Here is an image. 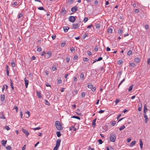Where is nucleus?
<instances>
[{"label": "nucleus", "instance_id": "1", "mask_svg": "<svg viewBox=\"0 0 150 150\" xmlns=\"http://www.w3.org/2000/svg\"><path fill=\"white\" fill-rule=\"evenodd\" d=\"M55 125L56 128L59 130H62L63 129V127L62 124L58 121H57L55 122Z\"/></svg>", "mask_w": 150, "mask_h": 150}, {"label": "nucleus", "instance_id": "2", "mask_svg": "<svg viewBox=\"0 0 150 150\" xmlns=\"http://www.w3.org/2000/svg\"><path fill=\"white\" fill-rule=\"evenodd\" d=\"M116 135L115 134L112 133L110 135V138L111 142H114L116 139Z\"/></svg>", "mask_w": 150, "mask_h": 150}, {"label": "nucleus", "instance_id": "3", "mask_svg": "<svg viewBox=\"0 0 150 150\" xmlns=\"http://www.w3.org/2000/svg\"><path fill=\"white\" fill-rule=\"evenodd\" d=\"M76 20L75 17L73 16H70L69 18V21L73 23Z\"/></svg>", "mask_w": 150, "mask_h": 150}, {"label": "nucleus", "instance_id": "4", "mask_svg": "<svg viewBox=\"0 0 150 150\" xmlns=\"http://www.w3.org/2000/svg\"><path fill=\"white\" fill-rule=\"evenodd\" d=\"M72 27L73 29H77L79 27V24L77 23H73L72 24Z\"/></svg>", "mask_w": 150, "mask_h": 150}, {"label": "nucleus", "instance_id": "5", "mask_svg": "<svg viewBox=\"0 0 150 150\" xmlns=\"http://www.w3.org/2000/svg\"><path fill=\"white\" fill-rule=\"evenodd\" d=\"M21 130L23 132V133L25 134V136L27 137H28V136L29 134V133L28 132V131H26L23 128H22Z\"/></svg>", "mask_w": 150, "mask_h": 150}, {"label": "nucleus", "instance_id": "6", "mask_svg": "<svg viewBox=\"0 0 150 150\" xmlns=\"http://www.w3.org/2000/svg\"><path fill=\"white\" fill-rule=\"evenodd\" d=\"M52 53L50 51H48L45 56V57L46 58H48L51 55Z\"/></svg>", "mask_w": 150, "mask_h": 150}, {"label": "nucleus", "instance_id": "7", "mask_svg": "<svg viewBox=\"0 0 150 150\" xmlns=\"http://www.w3.org/2000/svg\"><path fill=\"white\" fill-rule=\"evenodd\" d=\"M78 10V7L76 6H74L71 9V11L73 12H75Z\"/></svg>", "mask_w": 150, "mask_h": 150}, {"label": "nucleus", "instance_id": "8", "mask_svg": "<svg viewBox=\"0 0 150 150\" xmlns=\"http://www.w3.org/2000/svg\"><path fill=\"white\" fill-rule=\"evenodd\" d=\"M144 117L145 118L144 122L145 123H147L148 121V118L147 117V115L146 114H144Z\"/></svg>", "mask_w": 150, "mask_h": 150}, {"label": "nucleus", "instance_id": "9", "mask_svg": "<svg viewBox=\"0 0 150 150\" xmlns=\"http://www.w3.org/2000/svg\"><path fill=\"white\" fill-rule=\"evenodd\" d=\"M66 10L64 8H62L61 13L63 15H64L66 13Z\"/></svg>", "mask_w": 150, "mask_h": 150}, {"label": "nucleus", "instance_id": "10", "mask_svg": "<svg viewBox=\"0 0 150 150\" xmlns=\"http://www.w3.org/2000/svg\"><path fill=\"white\" fill-rule=\"evenodd\" d=\"M24 80L25 82V87L26 88H27L28 87V86L29 83L28 80H27L26 78H24Z\"/></svg>", "mask_w": 150, "mask_h": 150}, {"label": "nucleus", "instance_id": "11", "mask_svg": "<svg viewBox=\"0 0 150 150\" xmlns=\"http://www.w3.org/2000/svg\"><path fill=\"white\" fill-rule=\"evenodd\" d=\"M69 28L68 26H64L63 27V29L64 32L66 33L67 32Z\"/></svg>", "mask_w": 150, "mask_h": 150}, {"label": "nucleus", "instance_id": "12", "mask_svg": "<svg viewBox=\"0 0 150 150\" xmlns=\"http://www.w3.org/2000/svg\"><path fill=\"white\" fill-rule=\"evenodd\" d=\"M148 110V109L146 107V105H145L144 106V114H146V111Z\"/></svg>", "mask_w": 150, "mask_h": 150}, {"label": "nucleus", "instance_id": "13", "mask_svg": "<svg viewBox=\"0 0 150 150\" xmlns=\"http://www.w3.org/2000/svg\"><path fill=\"white\" fill-rule=\"evenodd\" d=\"M61 142V140L60 139H58L56 141V145L59 146H60V145Z\"/></svg>", "mask_w": 150, "mask_h": 150}, {"label": "nucleus", "instance_id": "14", "mask_svg": "<svg viewBox=\"0 0 150 150\" xmlns=\"http://www.w3.org/2000/svg\"><path fill=\"white\" fill-rule=\"evenodd\" d=\"M0 118L1 119H5V118L4 116L3 112H1L0 113Z\"/></svg>", "mask_w": 150, "mask_h": 150}, {"label": "nucleus", "instance_id": "15", "mask_svg": "<svg viewBox=\"0 0 150 150\" xmlns=\"http://www.w3.org/2000/svg\"><path fill=\"white\" fill-rule=\"evenodd\" d=\"M140 142V145L141 149H142L143 148V143L142 141V140L141 139H140L139 140Z\"/></svg>", "mask_w": 150, "mask_h": 150}, {"label": "nucleus", "instance_id": "16", "mask_svg": "<svg viewBox=\"0 0 150 150\" xmlns=\"http://www.w3.org/2000/svg\"><path fill=\"white\" fill-rule=\"evenodd\" d=\"M96 119H95L93 121V122L92 123V125L93 126V127H95L96 126Z\"/></svg>", "mask_w": 150, "mask_h": 150}, {"label": "nucleus", "instance_id": "17", "mask_svg": "<svg viewBox=\"0 0 150 150\" xmlns=\"http://www.w3.org/2000/svg\"><path fill=\"white\" fill-rule=\"evenodd\" d=\"M5 96L4 95H2L1 96V101H3L5 99Z\"/></svg>", "mask_w": 150, "mask_h": 150}, {"label": "nucleus", "instance_id": "18", "mask_svg": "<svg viewBox=\"0 0 150 150\" xmlns=\"http://www.w3.org/2000/svg\"><path fill=\"white\" fill-rule=\"evenodd\" d=\"M7 141H4V140H3L1 142V144L4 146H5L6 144V143Z\"/></svg>", "mask_w": 150, "mask_h": 150}, {"label": "nucleus", "instance_id": "19", "mask_svg": "<svg viewBox=\"0 0 150 150\" xmlns=\"http://www.w3.org/2000/svg\"><path fill=\"white\" fill-rule=\"evenodd\" d=\"M105 7L107 8V10L108 11H110L112 8V6H105Z\"/></svg>", "mask_w": 150, "mask_h": 150}, {"label": "nucleus", "instance_id": "20", "mask_svg": "<svg viewBox=\"0 0 150 150\" xmlns=\"http://www.w3.org/2000/svg\"><path fill=\"white\" fill-rule=\"evenodd\" d=\"M136 143V142L135 141H134L132 142L130 144V146H132L135 144Z\"/></svg>", "mask_w": 150, "mask_h": 150}, {"label": "nucleus", "instance_id": "21", "mask_svg": "<svg viewBox=\"0 0 150 150\" xmlns=\"http://www.w3.org/2000/svg\"><path fill=\"white\" fill-rule=\"evenodd\" d=\"M37 96H38V97L39 98H42V96H41L40 95V94H41V93H40V92H38V91L37 92Z\"/></svg>", "mask_w": 150, "mask_h": 150}, {"label": "nucleus", "instance_id": "22", "mask_svg": "<svg viewBox=\"0 0 150 150\" xmlns=\"http://www.w3.org/2000/svg\"><path fill=\"white\" fill-rule=\"evenodd\" d=\"M139 59L138 57H136L134 59V61L137 63H139Z\"/></svg>", "mask_w": 150, "mask_h": 150}, {"label": "nucleus", "instance_id": "23", "mask_svg": "<svg viewBox=\"0 0 150 150\" xmlns=\"http://www.w3.org/2000/svg\"><path fill=\"white\" fill-rule=\"evenodd\" d=\"M80 77L81 79L83 80L84 79V74L82 73H81L80 75Z\"/></svg>", "mask_w": 150, "mask_h": 150}, {"label": "nucleus", "instance_id": "24", "mask_svg": "<svg viewBox=\"0 0 150 150\" xmlns=\"http://www.w3.org/2000/svg\"><path fill=\"white\" fill-rule=\"evenodd\" d=\"M123 31L121 29H119L118 30L117 33L119 34H122Z\"/></svg>", "mask_w": 150, "mask_h": 150}, {"label": "nucleus", "instance_id": "25", "mask_svg": "<svg viewBox=\"0 0 150 150\" xmlns=\"http://www.w3.org/2000/svg\"><path fill=\"white\" fill-rule=\"evenodd\" d=\"M71 118H76V119H78L79 120H80V117H79L77 116H72L71 117Z\"/></svg>", "mask_w": 150, "mask_h": 150}, {"label": "nucleus", "instance_id": "26", "mask_svg": "<svg viewBox=\"0 0 150 150\" xmlns=\"http://www.w3.org/2000/svg\"><path fill=\"white\" fill-rule=\"evenodd\" d=\"M56 133L57 136L58 137H60L61 135L60 132L59 131H57Z\"/></svg>", "mask_w": 150, "mask_h": 150}, {"label": "nucleus", "instance_id": "27", "mask_svg": "<svg viewBox=\"0 0 150 150\" xmlns=\"http://www.w3.org/2000/svg\"><path fill=\"white\" fill-rule=\"evenodd\" d=\"M112 29L111 28H108V32L109 33H112Z\"/></svg>", "mask_w": 150, "mask_h": 150}, {"label": "nucleus", "instance_id": "28", "mask_svg": "<svg viewBox=\"0 0 150 150\" xmlns=\"http://www.w3.org/2000/svg\"><path fill=\"white\" fill-rule=\"evenodd\" d=\"M129 64L130 66L133 67H134L135 66V64L133 62L130 63Z\"/></svg>", "mask_w": 150, "mask_h": 150}, {"label": "nucleus", "instance_id": "29", "mask_svg": "<svg viewBox=\"0 0 150 150\" xmlns=\"http://www.w3.org/2000/svg\"><path fill=\"white\" fill-rule=\"evenodd\" d=\"M133 86H134L133 85H132L129 87V89H128L129 92H130L132 91V89L133 88Z\"/></svg>", "mask_w": 150, "mask_h": 150}, {"label": "nucleus", "instance_id": "30", "mask_svg": "<svg viewBox=\"0 0 150 150\" xmlns=\"http://www.w3.org/2000/svg\"><path fill=\"white\" fill-rule=\"evenodd\" d=\"M95 26L96 28H99L100 27V25L99 23H97L96 25Z\"/></svg>", "mask_w": 150, "mask_h": 150}, {"label": "nucleus", "instance_id": "31", "mask_svg": "<svg viewBox=\"0 0 150 150\" xmlns=\"http://www.w3.org/2000/svg\"><path fill=\"white\" fill-rule=\"evenodd\" d=\"M88 87L89 88H91L93 87L92 84L91 83H89L88 84Z\"/></svg>", "mask_w": 150, "mask_h": 150}, {"label": "nucleus", "instance_id": "32", "mask_svg": "<svg viewBox=\"0 0 150 150\" xmlns=\"http://www.w3.org/2000/svg\"><path fill=\"white\" fill-rule=\"evenodd\" d=\"M6 148L8 150H11L12 149L11 147L9 146H6Z\"/></svg>", "mask_w": 150, "mask_h": 150}, {"label": "nucleus", "instance_id": "33", "mask_svg": "<svg viewBox=\"0 0 150 150\" xmlns=\"http://www.w3.org/2000/svg\"><path fill=\"white\" fill-rule=\"evenodd\" d=\"M125 126L123 125L122 126H121L119 130L120 131H121L122 129H124L125 128Z\"/></svg>", "mask_w": 150, "mask_h": 150}, {"label": "nucleus", "instance_id": "34", "mask_svg": "<svg viewBox=\"0 0 150 150\" xmlns=\"http://www.w3.org/2000/svg\"><path fill=\"white\" fill-rule=\"evenodd\" d=\"M111 124L112 126H114L115 125V124H116V122L115 121H113L111 122Z\"/></svg>", "mask_w": 150, "mask_h": 150}, {"label": "nucleus", "instance_id": "35", "mask_svg": "<svg viewBox=\"0 0 150 150\" xmlns=\"http://www.w3.org/2000/svg\"><path fill=\"white\" fill-rule=\"evenodd\" d=\"M13 109H15L16 110V112H17L18 110V107L16 105L14 106Z\"/></svg>", "mask_w": 150, "mask_h": 150}, {"label": "nucleus", "instance_id": "36", "mask_svg": "<svg viewBox=\"0 0 150 150\" xmlns=\"http://www.w3.org/2000/svg\"><path fill=\"white\" fill-rule=\"evenodd\" d=\"M59 147V146L56 145L54 148L53 150H57L58 149Z\"/></svg>", "mask_w": 150, "mask_h": 150}, {"label": "nucleus", "instance_id": "37", "mask_svg": "<svg viewBox=\"0 0 150 150\" xmlns=\"http://www.w3.org/2000/svg\"><path fill=\"white\" fill-rule=\"evenodd\" d=\"M132 52L131 50H129L127 53V55H130L132 54Z\"/></svg>", "mask_w": 150, "mask_h": 150}, {"label": "nucleus", "instance_id": "38", "mask_svg": "<svg viewBox=\"0 0 150 150\" xmlns=\"http://www.w3.org/2000/svg\"><path fill=\"white\" fill-rule=\"evenodd\" d=\"M37 50L38 52H40L42 50V49L40 47H38Z\"/></svg>", "mask_w": 150, "mask_h": 150}, {"label": "nucleus", "instance_id": "39", "mask_svg": "<svg viewBox=\"0 0 150 150\" xmlns=\"http://www.w3.org/2000/svg\"><path fill=\"white\" fill-rule=\"evenodd\" d=\"M56 69H57V68H56V67L55 66L52 67V71H54L56 70Z\"/></svg>", "mask_w": 150, "mask_h": 150}, {"label": "nucleus", "instance_id": "40", "mask_svg": "<svg viewBox=\"0 0 150 150\" xmlns=\"http://www.w3.org/2000/svg\"><path fill=\"white\" fill-rule=\"evenodd\" d=\"M88 19L87 17H85L84 18L83 21L85 23L88 21Z\"/></svg>", "mask_w": 150, "mask_h": 150}, {"label": "nucleus", "instance_id": "41", "mask_svg": "<svg viewBox=\"0 0 150 150\" xmlns=\"http://www.w3.org/2000/svg\"><path fill=\"white\" fill-rule=\"evenodd\" d=\"M45 104L46 105H50L49 103L48 102L47 100H45Z\"/></svg>", "mask_w": 150, "mask_h": 150}, {"label": "nucleus", "instance_id": "42", "mask_svg": "<svg viewBox=\"0 0 150 150\" xmlns=\"http://www.w3.org/2000/svg\"><path fill=\"white\" fill-rule=\"evenodd\" d=\"M70 50L71 52H74L75 49L74 47H72L70 48Z\"/></svg>", "mask_w": 150, "mask_h": 150}, {"label": "nucleus", "instance_id": "43", "mask_svg": "<svg viewBox=\"0 0 150 150\" xmlns=\"http://www.w3.org/2000/svg\"><path fill=\"white\" fill-rule=\"evenodd\" d=\"M66 60L67 62H69L70 60V59L68 57H67L66 58Z\"/></svg>", "mask_w": 150, "mask_h": 150}, {"label": "nucleus", "instance_id": "44", "mask_svg": "<svg viewBox=\"0 0 150 150\" xmlns=\"http://www.w3.org/2000/svg\"><path fill=\"white\" fill-rule=\"evenodd\" d=\"M98 141L100 144H101L103 143V142L101 139H98Z\"/></svg>", "mask_w": 150, "mask_h": 150}, {"label": "nucleus", "instance_id": "45", "mask_svg": "<svg viewBox=\"0 0 150 150\" xmlns=\"http://www.w3.org/2000/svg\"><path fill=\"white\" fill-rule=\"evenodd\" d=\"M125 80V79H122V80L121 81V82H120V83H119V85H118V88L120 86V85L121 84V83L123 82Z\"/></svg>", "mask_w": 150, "mask_h": 150}, {"label": "nucleus", "instance_id": "46", "mask_svg": "<svg viewBox=\"0 0 150 150\" xmlns=\"http://www.w3.org/2000/svg\"><path fill=\"white\" fill-rule=\"evenodd\" d=\"M78 58V56L76 55H75L74 57V60H76Z\"/></svg>", "mask_w": 150, "mask_h": 150}, {"label": "nucleus", "instance_id": "47", "mask_svg": "<svg viewBox=\"0 0 150 150\" xmlns=\"http://www.w3.org/2000/svg\"><path fill=\"white\" fill-rule=\"evenodd\" d=\"M81 96L82 97L84 98L85 97V93L84 92H82L81 93Z\"/></svg>", "mask_w": 150, "mask_h": 150}, {"label": "nucleus", "instance_id": "48", "mask_svg": "<svg viewBox=\"0 0 150 150\" xmlns=\"http://www.w3.org/2000/svg\"><path fill=\"white\" fill-rule=\"evenodd\" d=\"M23 16V14L22 13H21L19 14L18 16V18H19L22 17Z\"/></svg>", "mask_w": 150, "mask_h": 150}, {"label": "nucleus", "instance_id": "49", "mask_svg": "<svg viewBox=\"0 0 150 150\" xmlns=\"http://www.w3.org/2000/svg\"><path fill=\"white\" fill-rule=\"evenodd\" d=\"M41 128L40 127H37V128H33V129L34 130H38V129H40Z\"/></svg>", "mask_w": 150, "mask_h": 150}, {"label": "nucleus", "instance_id": "50", "mask_svg": "<svg viewBox=\"0 0 150 150\" xmlns=\"http://www.w3.org/2000/svg\"><path fill=\"white\" fill-rule=\"evenodd\" d=\"M11 64L12 67H14L15 66V63L14 62H11Z\"/></svg>", "mask_w": 150, "mask_h": 150}, {"label": "nucleus", "instance_id": "51", "mask_svg": "<svg viewBox=\"0 0 150 150\" xmlns=\"http://www.w3.org/2000/svg\"><path fill=\"white\" fill-rule=\"evenodd\" d=\"M5 128L7 130H8L10 129V128L7 126H6L5 127Z\"/></svg>", "mask_w": 150, "mask_h": 150}, {"label": "nucleus", "instance_id": "52", "mask_svg": "<svg viewBox=\"0 0 150 150\" xmlns=\"http://www.w3.org/2000/svg\"><path fill=\"white\" fill-rule=\"evenodd\" d=\"M74 0H69L68 3H69L70 4H71L74 1Z\"/></svg>", "mask_w": 150, "mask_h": 150}, {"label": "nucleus", "instance_id": "53", "mask_svg": "<svg viewBox=\"0 0 150 150\" xmlns=\"http://www.w3.org/2000/svg\"><path fill=\"white\" fill-rule=\"evenodd\" d=\"M87 54L88 55H91L92 54V52L89 51H87Z\"/></svg>", "mask_w": 150, "mask_h": 150}, {"label": "nucleus", "instance_id": "54", "mask_svg": "<svg viewBox=\"0 0 150 150\" xmlns=\"http://www.w3.org/2000/svg\"><path fill=\"white\" fill-rule=\"evenodd\" d=\"M91 90L93 92H94L96 90V88L95 87H94L91 88Z\"/></svg>", "mask_w": 150, "mask_h": 150}, {"label": "nucleus", "instance_id": "55", "mask_svg": "<svg viewBox=\"0 0 150 150\" xmlns=\"http://www.w3.org/2000/svg\"><path fill=\"white\" fill-rule=\"evenodd\" d=\"M88 59L87 58L85 57L83 59V60L84 61H88Z\"/></svg>", "mask_w": 150, "mask_h": 150}, {"label": "nucleus", "instance_id": "56", "mask_svg": "<svg viewBox=\"0 0 150 150\" xmlns=\"http://www.w3.org/2000/svg\"><path fill=\"white\" fill-rule=\"evenodd\" d=\"M38 9L40 10H44V8L42 7H40L38 8Z\"/></svg>", "mask_w": 150, "mask_h": 150}, {"label": "nucleus", "instance_id": "57", "mask_svg": "<svg viewBox=\"0 0 150 150\" xmlns=\"http://www.w3.org/2000/svg\"><path fill=\"white\" fill-rule=\"evenodd\" d=\"M120 101V100L119 99H117L115 101L116 104H117V103H118Z\"/></svg>", "mask_w": 150, "mask_h": 150}, {"label": "nucleus", "instance_id": "58", "mask_svg": "<svg viewBox=\"0 0 150 150\" xmlns=\"http://www.w3.org/2000/svg\"><path fill=\"white\" fill-rule=\"evenodd\" d=\"M45 54V51H44L42 52V54H41V55L42 56H43L44 54Z\"/></svg>", "mask_w": 150, "mask_h": 150}, {"label": "nucleus", "instance_id": "59", "mask_svg": "<svg viewBox=\"0 0 150 150\" xmlns=\"http://www.w3.org/2000/svg\"><path fill=\"white\" fill-rule=\"evenodd\" d=\"M56 37V35H52V38L53 40L55 39Z\"/></svg>", "mask_w": 150, "mask_h": 150}, {"label": "nucleus", "instance_id": "60", "mask_svg": "<svg viewBox=\"0 0 150 150\" xmlns=\"http://www.w3.org/2000/svg\"><path fill=\"white\" fill-rule=\"evenodd\" d=\"M36 59V57L34 56H32L31 58L32 60H35Z\"/></svg>", "mask_w": 150, "mask_h": 150}, {"label": "nucleus", "instance_id": "61", "mask_svg": "<svg viewBox=\"0 0 150 150\" xmlns=\"http://www.w3.org/2000/svg\"><path fill=\"white\" fill-rule=\"evenodd\" d=\"M88 150H94V148H91L90 146H89L88 148Z\"/></svg>", "mask_w": 150, "mask_h": 150}, {"label": "nucleus", "instance_id": "62", "mask_svg": "<svg viewBox=\"0 0 150 150\" xmlns=\"http://www.w3.org/2000/svg\"><path fill=\"white\" fill-rule=\"evenodd\" d=\"M122 60H119L118 62V63L119 64H121L122 63Z\"/></svg>", "mask_w": 150, "mask_h": 150}, {"label": "nucleus", "instance_id": "63", "mask_svg": "<svg viewBox=\"0 0 150 150\" xmlns=\"http://www.w3.org/2000/svg\"><path fill=\"white\" fill-rule=\"evenodd\" d=\"M65 45V42H62L61 43V46L62 47H64Z\"/></svg>", "mask_w": 150, "mask_h": 150}, {"label": "nucleus", "instance_id": "64", "mask_svg": "<svg viewBox=\"0 0 150 150\" xmlns=\"http://www.w3.org/2000/svg\"><path fill=\"white\" fill-rule=\"evenodd\" d=\"M147 63L148 64H150V58L148 59L147 61Z\"/></svg>", "mask_w": 150, "mask_h": 150}]
</instances>
